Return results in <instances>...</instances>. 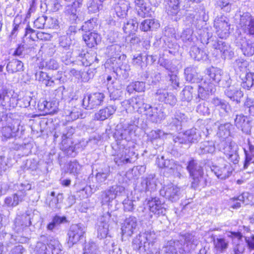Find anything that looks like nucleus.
I'll return each mask as SVG.
<instances>
[{
    "label": "nucleus",
    "instance_id": "obj_11",
    "mask_svg": "<svg viewBox=\"0 0 254 254\" xmlns=\"http://www.w3.org/2000/svg\"><path fill=\"white\" fill-rule=\"evenodd\" d=\"M223 72L221 69L217 68L211 67L207 69V74L213 81L216 82H220V84L227 88L231 86V80L229 75H226L224 79H222Z\"/></svg>",
    "mask_w": 254,
    "mask_h": 254
},
{
    "label": "nucleus",
    "instance_id": "obj_53",
    "mask_svg": "<svg viewBox=\"0 0 254 254\" xmlns=\"http://www.w3.org/2000/svg\"><path fill=\"white\" fill-rule=\"evenodd\" d=\"M16 130L12 128L10 125L4 126L2 127L1 133L2 137L5 140L10 138L15 135Z\"/></svg>",
    "mask_w": 254,
    "mask_h": 254
},
{
    "label": "nucleus",
    "instance_id": "obj_19",
    "mask_svg": "<svg viewBox=\"0 0 254 254\" xmlns=\"http://www.w3.org/2000/svg\"><path fill=\"white\" fill-rule=\"evenodd\" d=\"M60 149L68 156L74 157L76 152L75 146L70 139H68L66 134L63 133Z\"/></svg>",
    "mask_w": 254,
    "mask_h": 254
},
{
    "label": "nucleus",
    "instance_id": "obj_29",
    "mask_svg": "<svg viewBox=\"0 0 254 254\" xmlns=\"http://www.w3.org/2000/svg\"><path fill=\"white\" fill-rule=\"evenodd\" d=\"M149 241L146 233L140 234L132 241V247L134 250H141L142 248L145 250L146 244Z\"/></svg>",
    "mask_w": 254,
    "mask_h": 254
},
{
    "label": "nucleus",
    "instance_id": "obj_7",
    "mask_svg": "<svg viewBox=\"0 0 254 254\" xmlns=\"http://www.w3.org/2000/svg\"><path fill=\"white\" fill-rule=\"evenodd\" d=\"M230 24L229 18L221 15L215 18L214 21V27L217 36L221 39L226 38L229 35Z\"/></svg>",
    "mask_w": 254,
    "mask_h": 254
},
{
    "label": "nucleus",
    "instance_id": "obj_21",
    "mask_svg": "<svg viewBox=\"0 0 254 254\" xmlns=\"http://www.w3.org/2000/svg\"><path fill=\"white\" fill-rule=\"evenodd\" d=\"M117 109V107L115 105H109L95 113L94 119L98 121H104L113 115L116 111Z\"/></svg>",
    "mask_w": 254,
    "mask_h": 254
},
{
    "label": "nucleus",
    "instance_id": "obj_9",
    "mask_svg": "<svg viewBox=\"0 0 254 254\" xmlns=\"http://www.w3.org/2000/svg\"><path fill=\"white\" fill-rule=\"evenodd\" d=\"M183 240L184 241L183 245L179 241L177 244L180 253H189L194 250L199 243L196 238L191 234L182 237V239L180 241L182 242Z\"/></svg>",
    "mask_w": 254,
    "mask_h": 254
},
{
    "label": "nucleus",
    "instance_id": "obj_24",
    "mask_svg": "<svg viewBox=\"0 0 254 254\" xmlns=\"http://www.w3.org/2000/svg\"><path fill=\"white\" fill-rule=\"evenodd\" d=\"M109 231L108 218L105 216L101 217L97 223L98 238L103 239L107 236Z\"/></svg>",
    "mask_w": 254,
    "mask_h": 254
},
{
    "label": "nucleus",
    "instance_id": "obj_30",
    "mask_svg": "<svg viewBox=\"0 0 254 254\" xmlns=\"http://www.w3.org/2000/svg\"><path fill=\"white\" fill-rule=\"evenodd\" d=\"M240 78L242 80L241 85L245 89L249 90L254 85V73L242 72Z\"/></svg>",
    "mask_w": 254,
    "mask_h": 254
},
{
    "label": "nucleus",
    "instance_id": "obj_38",
    "mask_svg": "<svg viewBox=\"0 0 254 254\" xmlns=\"http://www.w3.org/2000/svg\"><path fill=\"white\" fill-rule=\"evenodd\" d=\"M112 192L114 199L120 198L122 197H127V193L125 187L121 185H115L109 187Z\"/></svg>",
    "mask_w": 254,
    "mask_h": 254
},
{
    "label": "nucleus",
    "instance_id": "obj_42",
    "mask_svg": "<svg viewBox=\"0 0 254 254\" xmlns=\"http://www.w3.org/2000/svg\"><path fill=\"white\" fill-rule=\"evenodd\" d=\"M31 189V185L27 182H25L15 186V190H17L15 193L18 195H22V199L24 200L27 194V191Z\"/></svg>",
    "mask_w": 254,
    "mask_h": 254
},
{
    "label": "nucleus",
    "instance_id": "obj_54",
    "mask_svg": "<svg viewBox=\"0 0 254 254\" xmlns=\"http://www.w3.org/2000/svg\"><path fill=\"white\" fill-rule=\"evenodd\" d=\"M128 6L125 3H118L115 7L117 15L120 18L125 17L127 14Z\"/></svg>",
    "mask_w": 254,
    "mask_h": 254
},
{
    "label": "nucleus",
    "instance_id": "obj_20",
    "mask_svg": "<svg viewBox=\"0 0 254 254\" xmlns=\"http://www.w3.org/2000/svg\"><path fill=\"white\" fill-rule=\"evenodd\" d=\"M235 125L243 132L249 133L251 130V121L247 116L243 114L237 115L235 119Z\"/></svg>",
    "mask_w": 254,
    "mask_h": 254
},
{
    "label": "nucleus",
    "instance_id": "obj_8",
    "mask_svg": "<svg viewBox=\"0 0 254 254\" xmlns=\"http://www.w3.org/2000/svg\"><path fill=\"white\" fill-rule=\"evenodd\" d=\"M17 101L10 91L4 88L0 90V105L3 109L10 110L16 106Z\"/></svg>",
    "mask_w": 254,
    "mask_h": 254
},
{
    "label": "nucleus",
    "instance_id": "obj_51",
    "mask_svg": "<svg viewBox=\"0 0 254 254\" xmlns=\"http://www.w3.org/2000/svg\"><path fill=\"white\" fill-rule=\"evenodd\" d=\"M165 134H167V133H165L162 130H152L147 134L148 139L153 144L155 141L160 139Z\"/></svg>",
    "mask_w": 254,
    "mask_h": 254
},
{
    "label": "nucleus",
    "instance_id": "obj_28",
    "mask_svg": "<svg viewBox=\"0 0 254 254\" xmlns=\"http://www.w3.org/2000/svg\"><path fill=\"white\" fill-rule=\"evenodd\" d=\"M141 184L145 190L154 191L157 186L155 174H151L143 178Z\"/></svg>",
    "mask_w": 254,
    "mask_h": 254
},
{
    "label": "nucleus",
    "instance_id": "obj_26",
    "mask_svg": "<svg viewBox=\"0 0 254 254\" xmlns=\"http://www.w3.org/2000/svg\"><path fill=\"white\" fill-rule=\"evenodd\" d=\"M219 150L223 152L226 155H228L235 151H237L238 146L235 142L229 140H223L218 144Z\"/></svg>",
    "mask_w": 254,
    "mask_h": 254
},
{
    "label": "nucleus",
    "instance_id": "obj_17",
    "mask_svg": "<svg viewBox=\"0 0 254 254\" xmlns=\"http://www.w3.org/2000/svg\"><path fill=\"white\" fill-rule=\"evenodd\" d=\"M225 95L231 100L239 103L243 96V93L241 90L238 84L229 86L225 90Z\"/></svg>",
    "mask_w": 254,
    "mask_h": 254
},
{
    "label": "nucleus",
    "instance_id": "obj_18",
    "mask_svg": "<svg viewBox=\"0 0 254 254\" xmlns=\"http://www.w3.org/2000/svg\"><path fill=\"white\" fill-rule=\"evenodd\" d=\"M215 91V86L212 83L204 81L198 85V95L200 98L205 99Z\"/></svg>",
    "mask_w": 254,
    "mask_h": 254
},
{
    "label": "nucleus",
    "instance_id": "obj_50",
    "mask_svg": "<svg viewBox=\"0 0 254 254\" xmlns=\"http://www.w3.org/2000/svg\"><path fill=\"white\" fill-rule=\"evenodd\" d=\"M87 8L89 12L96 13L102 9L103 4L97 0H89L87 3Z\"/></svg>",
    "mask_w": 254,
    "mask_h": 254
},
{
    "label": "nucleus",
    "instance_id": "obj_22",
    "mask_svg": "<svg viewBox=\"0 0 254 254\" xmlns=\"http://www.w3.org/2000/svg\"><path fill=\"white\" fill-rule=\"evenodd\" d=\"M243 54L246 56H251L254 54V42L245 38L241 39L237 42Z\"/></svg>",
    "mask_w": 254,
    "mask_h": 254
},
{
    "label": "nucleus",
    "instance_id": "obj_2",
    "mask_svg": "<svg viewBox=\"0 0 254 254\" xmlns=\"http://www.w3.org/2000/svg\"><path fill=\"white\" fill-rule=\"evenodd\" d=\"M149 208L140 206L137 208L138 215L139 217L146 220H150L153 214L156 215H164L165 209L158 198H151L148 201ZM143 220V219H142Z\"/></svg>",
    "mask_w": 254,
    "mask_h": 254
},
{
    "label": "nucleus",
    "instance_id": "obj_59",
    "mask_svg": "<svg viewBox=\"0 0 254 254\" xmlns=\"http://www.w3.org/2000/svg\"><path fill=\"white\" fill-rule=\"evenodd\" d=\"M47 244L41 242L37 243L35 249V254H51V251L47 249Z\"/></svg>",
    "mask_w": 254,
    "mask_h": 254
},
{
    "label": "nucleus",
    "instance_id": "obj_31",
    "mask_svg": "<svg viewBox=\"0 0 254 254\" xmlns=\"http://www.w3.org/2000/svg\"><path fill=\"white\" fill-rule=\"evenodd\" d=\"M111 174V169L109 166H106L97 171L95 175L96 182L101 185L105 184V181Z\"/></svg>",
    "mask_w": 254,
    "mask_h": 254
},
{
    "label": "nucleus",
    "instance_id": "obj_56",
    "mask_svg": "<svg viewBox=\"0 0 254 254\" xmlns=\"http://www.w3.org/2000/svg\"><path fill=\"white\" fill-rule=\"evenodd\" d=\"M11 116V114L6 111L0 112V127L11 125L12 121Z\"/></svg>",
    "mask_w": 254,
    "mask_h": 254
},
{
    "label": "nucleus",
    "instance_id": "obj_3",
    "mask_svg": "<svg viewBox=\"0 0 254 254\" xmlns=\"http://www.w3.org/2000/svg\"><path fill=\"white\" fill-rule=\"evenodd\" d=\"M187 168L192 179L191 187L194 189H197L203 181L202 167L195 161L191 160L189 161Z\"/></svg>",
    "mask_w": 254,
    "mask_h": 254
},
{
    "label": "nucleus",
    "instance_id": "obj_37",
    "mask_svg": "<svg viewBox=\"0 0 254 254\" xmlns=\"http://www.w3.org/2000/svg\"><path fill=\"white\" fill-rule=\"evenodd\" d=\"M190 54L191 57L196 61H205L208 59L207 54L197 47L194 46L191 48Z\"/></svg>",
    "mask_w": 254,
    "mask_h": 254
},
{
    "label": "nucleus",
    "instance_id": "obj_34",
    "mask_svg": "<svg viewBox=\"0 0 254 254\" xmlns=\"http://www.w3.org/2000/svg\"><path fill=\"white\" fill-rule=\"evenodd\" d=\"M128 102L134 110L140 112H142V110L144 111V107L146 104L144 103V97L142 96L133 97Z\"/></svg>",
    "mask_w": 254,
    "mask_h": 254
},
{
    "label": "nucleus",
    "instance_id": "obj_14",
    "mask_svg": "<svg viewBox=\"0 0 254 254\" xmlns=\"http://www.w3.org/2000/svg\"><path fill=\"white\" fill-rule=\"evenodd\" d=\"M145 114L147 118L153 123H157L164 118L163 112L161 110H158L157 107H153L149 104H146L144 107Z\"/></svg>",
    "mask_w": 254,
    "mask_h": 254
},
{
    "label": "nucleus",
    "instance_id": "obj_58",
    "mask_svg": "<svg viewBox=\"0 0 254 254\" xmlns=\"http://www.w3.org/2000/svg\"><path fill=\"white\" fill-rule=\"evenodd\" d=\"M81 169V166L75 160L70 161L68 164L67 170L70 174L77 175L80 173Z\"/></svg>",
    "mask_w": 254,
    "mask_h": 254
},
{
    "label": "nucleus",
    "instance_id": "obj_15",
    "mask_svg": "<svg viewBox=\"0 0 254 254\" xmlns=\"http://www.w3.org/2000/svg\"><path fill=\"white\" fill-rule=\"evenodd\" d=\"M211 171L220 179H225L231 174L233 169L231 165L227 162L220 166H212Z\"/></svg>",
    "mask_w": 254,
    "mask_h": 254
},
{
    "label": "nucleus",
    "instance_id": "obj_12",
    "mask_svg": "<svg viewBox=\"0 0 254 254\" xmlns=\"http://www.w3.org/2000/svg\"><path fill=\"white\" fill-rule=\"evenodd\" d=\"M129 147L123 148L122 152L119 153L115 156L114 160L118 166H122L127 163H130L136 158L137 155L133 151H130Z\"/></svg>",
    "mask_w": 254,
    "mask_h": 254
},
{
    "label": "nucleus",
    "instance_id": "obj_45",
    "mask_svg": "<svg viewBox=\"0 0 254 254\" xmlns=\"http://www.w3.org/2000/svg\"><path fill=\"white\" fill-rule=\"evenodd\" d=\"M100 199L101 202L103 205L108 204L115 199L110 187L101 192Z\"/></svg>",
    "mask_w": 254,
    "mask_h": 254
},
{
    "label": "nucleus",
    "instance_id": "obj_61",
    "mask_svg": "<svg viewBox=\"0 0 254 254\" xmlns=\"http://www.w3.org/2000/svg\"><path fill=\"white\" fill-rule=\"evenodd\" d=\"M164 2L168 15L173 17L175 14V0H165Z\"/></svg>",
    "mask_w": 254,
    "mask_h": 254
},
{
    "label": "nucleus",
    "instance_id": "obj_57",
    "mask_svg": "<svg viewBox=\"0 0 254 254\" xmlns=\"http://www.w3.org/2000/svg\"><path fill=\"white\" fill-rule=\"evenodd\" d=\"M153 13V11L151 8L146 4L137 9V15L142 18L152 17Z\"/></svg>",
    "mask_w": 254,
    "mask_h": 254
},
{
    "label": "nucleus",
    "instance_id": "obj_60",
    "mask_svg": "<svg viewBox=\"0 0 254 254\" xmlns=\"http://www.w3.org/2000/svg\"><path fill=\"white\" fill-rule=\"evenodd\" d=\"M130 66L127 64L122 65L117 71V74L123 79H127L129 75Z\"/></svg>",
    "mask_w": 254,
    "mask_h": 254
},
{
    "label": "nucleus",
    "instance_id": "obj_6",
    "mask_svg": "<svg viewBox=\"0 0 254 254\" xmlns=\"http://www.w3.org/2000/svg\"><path fill=\"white\" fill-rule=\"evenodd\" d=\"M86 231L85 226L81 223L72 224L70 226L67 233V245L71 247L76 244L84 236Z\"/></svg>",
    "mask_w": 254,
    "mask_h": 254
},
{
    "label": "nucleus",
    "instance_id": "obj_16",
    "mask_svg": "<svg viewBox=\"0 0 254 254\" xmlns=\"http://www.w3.org/2000/svg\"><path fill=\"white\" fill-rule=\"evenodd\" d=\"M198 138V135L196 134V129L191 128L185 132H179L176 138V142L187 144L196 141Z\"/></svg>",
    "mask_w": 254,
    "mask_h": 254
},
{
    "label": "nucleus",
    "instance_id": "obj_62",
    "mask_svg": "<svg viewBox=\"0 0 254 254\" xmlns=\"http://www.w3.org/2000/svg\"><path fill=\"white\" fill-rule=\"evenodd\" d=\"M45 4L47 10L51 11H57L61 6V4L58 2L57 0H46Z\"/></svg>",
    "mask_w": 254,
    "mask_h": 254
},
{
    "label": "nucleus",
    "instance_id": "obj_46",
    "mask_svg": "<svg viewBox=\"0 0 254 254\" xmlns=\"http://www.w3.org/2000/svg\"><path fill=\"white\" fill-rule=\"evenodd\" d=\"M100 199L101 202L103 205L108 204L115 199L110 187L101 192Z\"/></svg>",
    "mask_w": 254,
    "mask_h": 254
},
{
    "label": "nucleus",
    "instance_id": "obj_49",
    "mask_svg": "<svg viewBox=\"0 0 254 254\" xmlns=\"http://www.w3.org/2000/svg\"><path fill=\"white\" fill-rule=\"evenodd\" d=\"M97 18H92L85 21L81 27V30L84 31L86 33L91 32V30L97 26Z\"/></svg>",
    "mask_w": 254,
    "mask_h": 254
},
{
    "label": "nucleus",
    "instance_id": "obj_52",
    "mask_svg": "<svg viewBox=\"0 0 254 254\" xmlns=\"http://www.w3.org/2000/svg\"><path fill=\"white\" fill-rule=\"evenodd\" d=\"M83 254H100L97 246L93 242L86 243Z\"/></svg>",
    "mask_w": 254,
    "mask_h": 254
},
{
    "label": "nucleus",
    "instance_id": "obj_4",
    "mask_svg": "<svg viewBox=\"0 0 254 254\" xmlns=\"http://www.w3.org/2000/svg\"><path fill=\"white\" fill-rule=\"evenodd\" d=\"M135 128L134 125H125L121 131L116 134L118 135L117 144L120 148L130 147L129 144L131 142Z\"/></svg>",
    "mask_w": 254,
    "mask_h": 254
},
{
    "label": "nucleus",
    "instance_id": "obj_63",
    "mask_svg": "<svg viewBox=\"0 0 254 254\" xmlns=\"http://www.w3.org/2000/svg\"><path fill=\"white\" fill-rule=\"evenodd\" d=\"M244 202V196L243 194L238 196L233 197L230 199V203L231 207L233 208H238L241 207V203Z\"/></svg>",
    "mask_w": 254,
    "mask_h": 254
},
{
    "label": "nucleus",
    "instance_id": "obj_40",
    "mask_svg": "<svg viewBox=\"0 0 254 254\" xmlns=\"http://www.w3.org/2000/svg\"><path fill=\"white\" fill-rule=\"evenodd\" d=\"M232 127V125L229 123L221 124L218 127L217 135L222 138H226L230 135V130Z\"/></svg>",
    "mask_w": 254,
    "mask_h": 254
},
{
    "label": "nucleus",
    "instance_id": "obj_32",
    "mask_svg": "<svg viewBox=\"0 0 254 254\" xmlns=\"http://www.w3.org/2000/svg\"><path fill=\"white\" fill-rule=\"evenodd\" d=\"M160 24L155 19H148L142 21L139 26L140 29L144 32L158 29Z\"/></svg>",
    "mask_w": 254,
    "mask_h": 254
},
{
    "label": "nucleus",
    "instance_id": "obj_10",
    "mask_svg": "<svg viewBox=\"0 0 254 254\" xmlns=\"http://www.w3.org/2000/svg\"><path fill=\"white\" fill-rule=\"evenodd\" d=\"M240 25L247 35L254 38V18L250 13H244L241 16Z\"/></svg>",
    "mask_w": 254,
    "mask_h": 254
},
{
    "label": "nucleus",
    "instance_id": "obj_43",
    "mask_svg": "<svg viewBox=\"0 0 254 254\" xmlns=\"http://www.w3.org/2000/svg\"><path fill=\"white\" fill-rule=\"evenodd\" d=\"M47 245L51 249L52 254H63L62 246L58 240H50Z\"/></svg>",
    "mask_w": 254,
    "mask_h": 254
},
{
    "label": "nucleus",
    "instance_id": "obj_55",
    "mask_svg": "<svg viewBox=\"0 0 254 254\" xmlns=\"http://www.w3.org/2000/svg\"><path fill=\"white\" fill-rule=\"evenodd\" d=\"M63 194L58 193L56 197H53L49 202V206L54 210L60 208V203L63 200Z\"/></svg>",
    "mask_w": 254,
    "mask_h": 254
},
{
    "label": "nucleus",
    "instance_id": "obj_47",
    "mask_svg": "<svg viewBox=\"0 0 254 254\" xmlns=\"http://www.w3.org/2000/svg\"><path fill=\"white\" fill-rule=\"evenodd\" d=\"M215 150L214 144L212 141H205L200 146V154L213 153Z\"/></svg>",
    "mask_w": 254,
    "mask_h": 254
},
{
    "label": "nucleus",
    "instance_id": "obj_44",
    "mask_svg": "<svg viewBox=\"0 0 254 254\" xmlns=\"http://www.w3.org/2000/svg\"><path fill=\"white\" fill-rule=\"evenodd\" d=\"M145 88V83L143 82L135 81L130 83L127 87V91L129 94L132 93L134 91H143Z\"/></svg>",
    "mask_w": 254,
    "mask_h": 254
},
{
    "label": "nucleus",
    "instance_id": "obj_23",
    "mask_svg": "<svg viewBox=\"0 0 254 254\" xmlns=\"http://www.w3.org/2000/svg\"><path fill=\"white\" fill-rule=\"evenodd\" d=\"M213 46L216 50H219L223 59H231L233 57L234 52L231 50L230 45L225 42L219 41Z\"/></svg>",
    "mask_w": 254,
    "mask_h": 254
},
{
    "label": "nucleus",
    "instance_id": "obj_25",
    "mask_svg": "<svg viewBox=\"0 0 254 254\" xmlns=\"http://www.w3.org/2000/svg\"><path fill=\"white\" fill-rule=\"evenodd\" d=\"M186 80L192 83H199L202 79L201 75L197 71L195 67H188L185 70Z\"/></svg>",
    "mask_w": 254,
    "mask_h": 254
},
{
    "label": "nucleus",
    "instance_id": "obj_27",
    "mask_svg": "<svg viewBox=\"0 0 254 254\" xmlns=\"http://www.w3.org/2000/svg\"><path fill=\"white\" fill-rule=\"evenodd\" d=\"M82 37L84 41L89 48L95 47L101 41L100 35L95 32L85 33Z\"/></svg>",
    "mask_w": 254,
    "mask_h": 254
},
{
    "label": "nucleus",
    "instance_id": "obj_13",
    "mask_svg": "<svg viewBox=\"0 0 254 254\" xmlns=\"http://www.w3.org/2000/svg\"><path fill=\"white\" fill-rule=\"evenodd\" d=\"M137 226L138 222L136 217L130 216L127 218L122 226L123 235L131 236L137 229Z\"/></svg>",
    "mask_w": 254,
    "mask_h": 254
},
{
    "label": "nucleus",
    "instance_id": "obj_48",
    "mask_svg": "<svg viewBox=\"0 0 254 254\" xmlns=\"http://www.w3.org/2000/svg\"><path fill=\"white\" fill-rule=\"evenodd\" d=\"M24 24V23H21L20 17L18 16L15 17L13 22V28L9 36V38H10L11 40L17 36L18 30L23 28L22 26Z\"/></svg>",
    "mask_w": 254,
    "mask_h": 254
},
{
    "label": "nucleus",
    "instance_id": "obj_1",
    "mask_svg": "<svg viewBox=\"0 0 254 254\" xmlns=\"http://www.w3.org/2000/svg\"><path fill=\"white\" fill-rule=\"evenodd\" d=\"M83 0H77L65 6L64 13L67 20L72 23L66 30V34L69 37L74 35L81 28L77 27L76 24L83 19L80 11Z\"/></svg>",
    "mask_w": 254,
    "mask_h": 254
},
{
    "label": "nucleus",
    "instance_id": "obj_33",
    "mask_svg": "<svg viewBox=\"0 0 254 254\" xmlns=\"http://www.w3.org/2000/svg\"><path fill=\"white\" fill-rule=\"evenodd\" d=\"M6 70L10 73H14L17 72L24 70L23 63L17 59H13L7 64Z\"/></svg>",
    "mask_w": 254,
    "mask_h": 254
},
{
    "label": "nucleus",
    "instance_id": "obj_36",
    "mask_svg": "<svg viewBox=\"0 0 254 254\" xmlns=\"http://www.w3.org/2000/svg\"><path fill=\"white\" fill-rule=\"evenodd\" d=\"M138 27V23L136 19H131L124 23V26L123 28L125 33L131 35L135 33Z\"/></svg>",
    "mask_w": 254,
    "mask_h": 254
},
{
    "label": "nucleus",
    "instance_id": "obj_35",
    "mask_svg": "<svg viewBox=\"0 0 254 254\" xmlns=\"http://www.w3.org/2000/svg\"><path fill=\"white\" fill-rule=\"evenodd\" d=\"M55 103L48 102L43 99L40 100L38 104V109L46 114H50L55 111Z\"/></svg>",
    "mask_w": 254,
    "mask_h": 254
},
{
    "label": "nucleus",
    "instance_id": "obj_39",
    "mask_svg": "<svg viewBox=\"0 0 254 254\" xmlns=\"http://www.w3.org/2000/svg\"><path fill=\"white\" fill-rule=\"evenodd\" d=\"M215 250L219 253L226 251L228 248V242L224 238H217L213 240Z\"/></svg>",
    "mask_w": 254,
    "mask_h": 254
},
{
    "label": "nucleus",
    "instance_id": "obj_5",
    "mask_svg": "<svg viewBox=\"0 0 254 254\" xmlns=\"http://www.w3.org/2000/svg\"><path fill=\"white\" fill-rule=\"evenodd\" d=\"M105 94L102 92H97L84 96L82 100V106L86 110H92L103 105Z\"/></svg>",
    "mask_w": 254,
    "mask_h": 254
},
{
    "label": "nucleus",
    "instance_id": "obj_64",
    "mask_svg": "<svg viewBox=\"0 0 254 254\" xmlns=\"http://www.w3.org/2000/svg\"><path fill=\"white\" fill-rule=\"evenodd\" d=\"M46 27L49 28L57 29L59 27V21L55 17H47Z\"/></svg>",
    "mask_w": 254,
    "mask_h": 254
},
{
    "label": "nucleus",
    "instance_id": "obj_41",
    "mask_svg": "<svg viewBox=\"0 0 254 254\" xmlns=\"http://www.w3.org/2000/svg\"><path fill=\"white\" fill-rule=\"evenodd\" d=\"M22 195H18L16 193H14L10 196L6 197L4 199V203L8 207H15L18 204L23 201Z\"/></svg>",
    "mask_w": 254,
    "mask_h": 254
}]
</instances>
